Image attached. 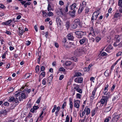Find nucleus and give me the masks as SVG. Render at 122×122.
I'll use <instances>...</instances> for the list:
<instances>
[{
    "label": "nucleus",
    "instance_id": "obj_47",
    "mask_svg": "<svg viewBox=\"0 0 122 122\" xmlns=\"http://www.w3.org/2000/svg\"><path fill=\"white\" fill-rule=\"evenodd\" d=\"M7 53V51H5V52L2 55V58L3 59H4L5 58V56H6V54Z\"/></svg>",
    "mask_w": 122,
    "mask_h": 122
},
{
    "label": "nucleus",
    "instance_id": "obj_42",
    "mask_svg": "<svg viewBox=\"0 0 122 122\" xmlns=\"http://www.w3.org/2000/svg\"><path fill=\"white\" fill-rule=\"evenodd\" d=\"M97 12H94L93 14V15H94L95 16V19H97V18L98 17V14H96Z\"/></svg>",
    "mask_w": 122,
    "mask_h": 122
},
{
    "label": "nucleus",
    "instance_id": "obj_45",
    "mask_svg": "<svg viewBox=\"0 0 122 122\" xmlns=\"http://www.w3.org/2000/svg\"><path fill=\"white\" fill-rule=\"evenodd\" d=\"M71 59L75 62H77L78 61L77 59L75 57H72Z\"/></svg>",
    "mask_w": 122,
    "mask_h": 122
},
{
    "label": "nucleus",
    "instance_id": "obj_58",
    "mask_svg": "<svg viewBox=\"0 0 122 122\" xmlns=\"http://www.w3.org/2000/svg\"><path fill=\"white\" fill-rule=\"evenodd\" d=\"M95 79V78L94 77H91L90 79V80L91 81H92L93 82H94V81H93V80H94Z\"/></svg>",
    "mask_w": 122,
    "mask_h": 122
},
{
    "label": "nucleus",
    "instance_id": "obj_50",
    "mask_svg": "<svg viewBox=\"0 0 122 122\" xmlns=\"http://www.w3.org/2000/svg\"><path fill=\"white\" fill-rule=\"evenodd\" d=\"M95 110H93V111H91V112L92 113V116L93 117L94 116L95 114Z\"/></svg>",
    "mask_w": 122,
    "mask_h": 122
},
{
    "label": "nucleus",
    "instance_id": "obj_5",
    "mask_svg": "<svg viewBox=\"0 0 122 122\" xmlns=\"http://www.w3.org/2000/svg\"><path fill=\"white\" fill-rule=\"evenodd\" d=\"M80 101L79 100H74V106L75 107L78 108H79L80 106Z\"/></svg>",
    "mask_w": 122,
    "mask_h": 122
},
{
    "label": "nucleus",
    "instance_id": "obj_34",
    "mask_svg": "<svg viewBox=\"0 0 122 122\" xmlns=\"http://www.w3.org/2000/svg\"><path fill=\"white\" fill-rule=\"evenodd\" d=\"M121 14L119 13H116L115 14V18H117L119 16H120Z\"/></svg>",
    "mask_w": 122,
    "mask_h": 122
},
{
    "label": "nucleus",
    "instance_id": "obj_64",
    "mask_svg": "<svg viewBox=\"0 0 122 122\" xmlns=\"http://www.w3.org/2000/svg\"><path fill=\"white\" fill-rule=\"evenodd\" d=\"M109 120L108 118H107L105 119L104 121V122H108Z\"/></svg>",
    "mask_w": 122,
    "mask_h": 122
},
{
    "label": "nucleus",
    "instance_id": "obj_23",
    "mask_svg": "<svg viewBox=\"0 0 122 122\" xmlns=\"http://www.w3.org/2000/svg\"><path fill=\"white\" fill-rule=\"evenodd\" d=\"M71 64V62L69 61H66L65 63L66 65L67 66H70Z\"/></svg>",
    "mask_w": 122,
    "mask_h": 122
},
{
    "label": "nucleus",
    "instance_id": "obj_32",
    "mask_svg": "<svg viewBox=\"0 0 122 122\" xmlns=\"http://www.w3.org/2000/svg\"><path fill=\"white\" fill-rule=\"evenodd\" d=\"M19 30V34L21 35H22L23 33V30H21L20 29V28L18 29Z\"/></svg>",
    "mask_w": 122,
    "mask_h": 122
},
{
    "label": "nucleus",
    "instance_id": "obj_4",
    "mask_svg": "<svg viewBox=\"0 0 122 122\" xmlns=\"http://www.w3.org/2000/svg\"><path fill=\"white\" fill-rule=\"evenodd\" d=\"M8 101L9 102H15L16 103L18 104L19 103L18 98H15L14 97H10L9 99L8 100Z\"/></svg>",
    "mask_w": 122,
    "mask_h": 122
},
{
    "label": "nucleus",
    "instance_id": "obj_49",
    "mask_svg": "<svg viewBox=\"0 0 122 122\" xmlns=\"http://www.w3.org/2000/svg\"><path fill=\"white\" fill-rule=\"evenodd\" d=\"M46 79L45 78L43 79L42 81V84L43 85H45L46 83Z\"/></svg>",
    "mask_w": 122,
    "mask_h": 122
},
{
    "label": "nucleus",
    "instance_id": "obj_38",
    "mask_svg": "<svg viewBox=\"0 0 122 122\" xmlns=\"http://www.w3.org/2000/svg\"><path fill=\"white\" fill-rule=\"evenodd\" d=\"M59 70L60 71H62L63 72L65 71H66V70L63 67H61L59 68Z\"/></svg>",
    "mask_w": 122,
    "mask_h": 122
},
{
    "label": "nucleus",
    "instance_id": "obj_7",
    "mask_svg": "<svg viewBox=\"0 0 122 122\" xmlns=\"http://www.w3.org/2000/svg\"><path fill=\"white\" fill-rule=\"evenodd\" d=\"M83 78L82 77H77L74 79V81L78 83H81L82 82Z\"/></svg>",
    "mask_w": 122,
    "mask_h": 122
},
{
    "label": "nucleus",
    "instance_id": "obj_3",
    "mask_svg": "<svg viewBox=\"0 0 122 122\" xmlns=\"http://www.w3.org/2000/svg\"><path fill=\"white\" fill-rule=\"evenodd\" d=\"M75 33L76 35V37L79 38H81L85 35L84 32L80 31H76Z\"/></svg>",
    "mask_w": 122,
    "mask_h": 122
},
{
    "label": "nucleus",
    "instance_id": "obj_52",
    "mask_svg": "<svg viewBox=\"0 0 122 122\" xmlns=\"http://www.w3.org/2000/svg\"><path fill=\"white\" fill-rule=\"evenodd\" d=\"M41 75H42L43 77H44L45 76V71H43L42 72L40 75V76Z\"/></svg>",
    "mask_w": 122,
    "mask_h": 122
},
{
    "label": "nucleus",
    "instance_id": "obj_15",
    "mask_svg": "<svg viewBox=\"0 0 122 122\" xmlns=\"http://www.w3.org/2000/svg\"><path fill=\"white\" fill-rule=\"evenodd\" d=\"M69 100L70 108L71 109V110H72L73 107V103L72 102V99L71 98H69Z\"/></svg>",
    "mask_w": 122,
    "mask_h": 122
},
{
    "label": "nucleus",
    "instance_id": "obj_30",
    "mask_svg": "<svg viewBox=\"0 0 122 122\" xmlns=\"http://www.w3.org/2000/svg\"><path fill=\"white\" fill-rule=\"evenodd\" d=\"M81 95L79 93H77L76 95V97L77 98L81 99Z\"/></svg>",
    "mask_w": 122,
    "mask_h": 122
},
{
    "label": "nucleus",
    "instance_id": "obj_55",
    "mask_svg": "<svg viewBox=\"0 0 122 122\" xmlns=\"http://www.w3.org/2000/svg\"><path fill=\"white\" fill-rule=\"evenodd\" d=\"M41 99V97H40L39 98H38L36 102V103L37 104H39L40 103V101Z\"/></svg>",
    "mask_w": 122,
    "mask_h": 122
},
{
    "label": "nucleus",
    "instance_id": "obj_56",
    "mask_svg": "<svg viewBox=\"0 0 122 122\" xmlns=\"http://www.w3.org/2000/svg\"><path fill=\"white\" fill-rule=\"evenodd\" d=\"M122 52H119L117 54L116 56L117 57L121 56L122 55Z\"/></svg>",
    "mask_w": 122,
    "mask_h": 122
},
{
    "label": "nucleus",
    "instance_id": "obj_10",
    "mask_svg": "<svg viewBox=\"0 0 122 122\" xmlns=\"http://www.w3.org/2000/svg\"><path fill=\"white\" fill-rule=\"evenodd\" d=\"M97 87H95L94 88V90L92 92L91 96V99L93 100L95 97V92L97 89Z\"/></svg>",
    "mask_w": 122,
    "mask_h": 122
},
{
    "label": "nucleus",
    "instance_id": "obj_20",
    "mask_svg": "<svg viewBox=\"0 0 122 122\" xmlns=\"http://www.w3.org/2000/svg\"><path fill=\"white\" fill-rule=\"evenodd\" d=\"M62 45L63 46L66 48H69L71 46L70 45H68V43L67 42L64 43H62Z\"/></svg>",
    "mask_w": 122,
    "mask_h": 122
},
{
    "label": "nucleus",
    "instance_id": "obj_13",
    "mask_svg": "<svg viewBox=\"0 0 122 122\" xmlns=\"http://www.w3.org/2000/svg\"><path fill=\"white\" fill-rule=\"evenodd\" d=\"M67 37L68 39L69 40L72 41L74 39L73 34L72 33L68 34Z\"/></svg>",
    "mask_w": 122,
    "mask_h": 122
},
{
    "label": "nucleus",
    "instance_id": "obj_57",
    "mask_svg": "<svg viewBox=\"0 0 122 122\" xmlns=\"http://www.w3.org/2000/svg\"><path fill=\"white\" fill-rule=\"evenodd\" d=\"M59 4L61 5H64V3L62 1H59Z\"/></svg>",
    "mask_w": 122,
    "mask_h": 122
},
{
    "label": "nucleus",
    "instance_id": "obj_48",
    "mask_svg": "<svg viewBox=\"0 0 122 122\" xmlns=\"http://www.w3.org/2000/svg\"><path fill=\"white\" fill-rule=\"evenodd\" d=\"M44 113V112L43 111H42L39 117H41V120H42V118L43 117V116H41Z\"/></svg>",
    "mask_w": 122,
    "mask_h": 122
},
{
    "label": "nucleus",
    "instance_id": "obj_12",
    "mask_svg": "<svg viewBox=\"0 0 122 122\" xmlns=\"http://www.w3.org/2000/svg\"><path fill=\"white\" fill-rule=\"evenodd\" d=\"M8 111H7L6 109H3L0 111V114L3 115L5 116L7 115Z\"/></svg>",
    "mask_w": 122,
    "mask_h": 122
},
{
    "label": "nucleus",
    "instance_id": "obj_62",
    "mask_svg": "<svg viewBox=\"0 0 122 122\" xmlns=\"http://www.w3.org/2000/svg\"><path fill=\"white\" fill-rule=\"evenodd\" d=\"M16 106V105H14V104H13L12 106H11L10 107V109H12L14 108V107H15Z\"/></svg>",
    "mask_w": 122,
    "mask_h": 122
},
{
    "label": "nucleus",
    "instance_id": "obj_8",
    "mask_svg": "<svg viewBox=\"0 0 122 122\" xmlns=\"http://www.w3.org/2000/svg\"><path fill=\"white\" fill-rule=\"evenodd\" d=\"M69 11V14L73 18L75 16V13L76 12V10H71Z\"/></svg>",
    "mask_w": 122,
    "mask_h": 122
},
{
    "label": "nucleus",
    "instance_id": "obj_1",
    "mask_svg": "<svg viewBox=\"0 0 122 122\" xmlns=\"http://www.w3.org/2000/svg\"><path fill=\"white\" fill-rule=\"evenodd\" d=\"M106 97L107 96H105L103 98L101 99L100 101L98 102L96 106H98L100 107H102L105 102L106 103L107 101V97Z\"/></svg>",
    "mask_w": 122,
    "mask_h": 122
},
{
    "label": "nucleus",
    "instance_id": "obj_63",
    "mask_svg": "<svg viewBox=\"0 0 122 122\" xmlns=\"http://www.w3.org/2000/svg\"><path fill=\"white\" fill-rule=\"evenodd\" d=\"M15 120V119H14L13 120L9 119L8 121V122H14Z\"/></svg>",
    "mask_w": 122,
    "mask_h": 122
},
{
    "label": "nucleus",
    "instance_id": "obj_25",
    "mask_svg": "<svg viewBox=\"0 0 122 122\" xmlns=\"http://www.w3.org/2000/svg\"><path fill=\"white\" fill-rule=\"evenodd\" d=\"M49 4L48 5V6L47 8V10L48 11H51V6L50 4H49V3H48Z\"/></svg>",
    "mask_w": 122,
    "mask_h": 122
},
{
    "label": "nucleus",
    "instance_id": "obj_22",
    "mask_svg": "<svg viewBox=\"0 0 122 122\" xmlns=\"http://www.w3.org/2000/svg\"><path fill=\"white\" fill-rule=\"evenodd\" d=\"M118 5L122 9V0H119L118 2Z\"/></svg>",
    "mask_w": 122,
    "mask_h": 122
},
{
    "label": "nucleus",
    "instance_id": "obj_19",
    "mask_svg": "<svg viewBox=\"0 0 122 122\" xmlns=\"http://www.w3.org/2000/svg\"><path fill=\"white\" fill-rule=\"evenodd\" d=\"M76 3H74L71 5L70 6L71 7V10H77V8H76Z\"/></svg>",
    "mask_w": 122,
    "mask_h": 122
},
{
    "label": "nucleus",
    "instance_id": "obj_40",
    "mask_svg": "<svg viewBox=\"0 0 122 122\" xmlns=\"http://www.w3.org/2000/svg\"><path fill=\"white\" fill-rule=\"evenodd\" d=\"M70 118L68 115H67L66 118V120L65 122H69Z\"/></svg>",
    "mask_w": 122,
    "mask_h": 122
},
{
    "label": "nucleus",
    "instance_id": "obj_43",
    "mask_svg": "<svg viewBox=\"0 0 122 122\" xmlns=\"http://www.w3.org/2000/svg\"><path fill=\"white\" fill-rule=\"evenodd\" d=\"M3 104L5 106H8L10 105V103L7 102H6L3 103Z\"/></svg>",
    "mask_w": 122,
    "mask_h": 122
},
{
    "label": "nucleus",
    "instance_id": "obj_54",
    "mask_svg": "<svg viewBox=\"0 0 122 122\" xmlns=\"http://www.w3.org/2000/svg\"><path fill=\"white\" fill-rule=\"evenodd\" d=\"M64 76L63 75H61L60 76L59 80H61L64 78Z\"/></svg>",
    "mask_w": 122,
    "mask_h": 122
},
{
    "label": "nucleus",
    "instance_id": "obj_2",
    "mask_svg": "<svg viewBox=\"0 0 122 122\" xmlns=\"http://www.w3.org/2000/svg\"><path fill=\"white\" fill-rule=\"evenodd\" d=\"M84 52L83 47L78 48L75 51L74 54L76 56H79L81 54L82 52Z\"/></svg>",
    "mask_w": 122,
    "mask_h": 122
},
{
    "label": "nucleus",
    "instance_id": "obj_21",
    "mask_svg": "<svg viewBox=\"0 0 122 122\" xmlns=\"http://www.w3.org/2000/svg\"><path fill=\"white\" fill-rule=\"evenodd\" d=\"M70 25V22L69 21H67L66 22V26L67 29H68L69 28V26Z\"/></svg>",
    "mask_w": 122,
    "mask_h": 122
},
{
    "label": "nucleus",
    "instance_id": "obj_35",
    "mask_svg": "<svg viewBox=\"0 0 122 122\" xmlns=\"http://www.w3.org/2000/svg\"><path fill=\"white\" fill-rule=\"evenodd\" d=\"M75 86L74 87V89H75L76 91H77L78 89V88H79V86L78 85L75 84Z\"/></svg>",
    "mask_w": 122,
    "mask_h": 122
},
{
    "label": "nucleus",
    "instance_id": "obj_16",
    "mask_svg": "<svg viewBox=\"0 0 122 122\" xmlns=\"http://www.w3.org/2000/svg\"><path fill=\"white\" fill-rule=\"evenodd\" d=\"M84 111L86 112V115H88L90 113V110L89 108L86 106L84 109Z\"/></svg>",
    "mask_w": 122,
    "mask_h": 122
},
{
    "label": "nucleus",
    "instance_id": "obj_41",
    "mask_svg": "<svg viewBox=\"0 0 122 122\" xmlns=\"http://www.w3.org/2000/svg\"><path fill=\"white\" fill-rule=\"evenodd\" d=\"M31 73H27L25 75V76L26 78H28L31 76Z\"/></svg>",
    "mask_w": 122,
    "mask_h": 122
},
{
    "label": "nucleus",
    "instance_id": "obj_46",
    "mask_svg": "<svg viewBox=\"0 0 122 122\" xmlns=\"http://www.w3.org/2000/svg\"><path fill=\"white\" fill-rule=\"evenodd\" d=\"M101 38L99 37H96V40L97 42H98L99 41L101 40Z\"/></svg>",
    "mask_w": 122,
    "mask_h": 122
},
{
    "label": "nucleus",
    "instance_id": "obj_26",
    "mask_svg": "<svg viewBox=\"0 0 122 122\" xmlns=\"http://www.w3.org/2000/svg\"><path fill=\"white\" fill-rule=\"evenodd\" d=\"M109 72L107 70L105 71L104 73V75L106 77L108 76L109 74Z\"/></svg>",
    "mask_w": 122,
    "mask_h": 122
},
{
    "label": "nucleus",
    "instance_id": "obj_37",
    "mask_svg": "<svg viewBox=\"0 0 122 122\" xmlns=\"http://www.w3.org/2000/svg\"><path fill=\"white\" fill-rule=\"evenodd\" d=\"M49 12L47 14V15L48 16H52L53 15V13L51 11H49Z\"/></svg>",
    "mask_w": 122,
    "mask_h": 122
},
{
    "label": "nucleus",
    "instance_id": "obj_51",
    "mask_svg": "<svg viewBox=\"0 0 122 122\" xmlns=\"http://www.w3.org/2000/svg\"><path fill=\"white\" fill-rule=\"evenodd\" d=\"M66 102H64L63 104L62 105V108L63 109L64 108V107L66 106Z\"/></svg>",
    "mask_w": 122,
    "mask_h": 122
},
{
    "label": "nucleus",
    "instance_id": "obj_53",
    "mask_svg": "<svg viewBox=\"0 0 122 122\" xmlns=\"http://www.w3.org/2000/svg\"><path fill=\"white\" fill-rule=\"evenodd\" d=\"M76 91L80 93H82V90L80 88L78 89V90Z\"/></svg>",
    "mask_w": 122,
    "mask_h": 122
},
{
    "label": "nucleus",
    "instance_id": "obj_60",
    "mask_svg": "<svg viewBox=\"0 0 122 122\" xmlns=\"http://www.w3.org/2000/svg\"><path fill=\"white\" fill-rule=\"evenodd\" d=\"M107 55V54L104 52H103L101 54V56H106V55Z\"/></svg>",
    "mask_w": 122,
    "mask_h": 122
},
{
    "label": "nucleus",
    "instance_id": "obj_31",
    "mask_svg": "<svg viewBox=\"0 0 122 122\" xmlns=\"http://www.w3.org/2000/svg\"><path fill=\"white\" fill-rule=\"evenodd\" d=\"M120 117V114L118 115H117L115 116V119H116V121L117 122L118 120V119Z\"/></svg>",
    "mask_w": 122,
    "mask_h": 122
},
{
    "label": "nucleus",
    "instance_id": "obj_11",
    "mask_svg": "<svg viewBox=\"0 0 122 122\" xmlns=\"http://www.w3.org/2000/svg\"><path fill=\"white\" fill-rule=\"evenodd\" d=\"M74 22L76 24V25H78L80 26H82L81 23L80 22V20L79 19H76L74 20Z\"/></svg>",
    "mask_w": 122,
    "mask_h": 122
},
{
    "label": "nucleus",
    "instance_id": "obj_24",
    "mask_svg": "<svg viewBox=\"0 0 122 122\" xmlns=\"http://www.w3.org/2000/svg\"><path fill=\"white\" fill-rule=\"evenodd\" d=\"M84 8L82 6H81L80 7L78 11V13H81L83 10Z\"/></svg>",
    "mask_w": 122,
    "mask_h": 122
},
{
    "label": "nucleus",
    "instance_id": "obj_29",
    "mask_svg": "<svg viewBox=\"0 0 122 122\" xmlns=\"http://www.w3.org/2000/svg\"><path fill=\"white\" fill-rule=\"evenodd\" d=\"M12 20H8L7 21L5 22V25H8L10 24Z\"/></svg>",
    "mask_w": 122,
    "mask_h": 122
},
{
    "label": "nucleus",
    "instance_id": "obj_27",
    "mask_svg": "<svg viewBox=\"0 0 122 122\" xmlns=\"http://www.w3.org/2000/svg\"><path fill=\"white\" fill-rule=\"evenodd\" d=\"M82 75V74L80 72H76L75 73V76H81Z\"/></svg>",
    "mask_w": 122,
    "mask_h": 122
},
{
    "label": "nucleus",
    "instance_id": "obj_14",
    "mask_svg": "<svg viewBox=\"0 0 122 122\" xmlns=\"http://www.w3.org/2000/svg\"><path fill=\"white\" fill-rule=\"evenodd\" d=\"M39 108V107L37 106H34L33 108L30 109V111L33 113H34L36 110H37Z\"/></svg>",
    "mask_w": 122,
    "mask_h": 122
},
{
    "label": "nucleus",
    "instance_id": "obj_9",
    "mask_svg": "<svg viewBox=\"0 0 122 122\" xmlns=\"http://www.w3.org/2000/svg\"><path fill=\"white\" fill-rule=\"evenodd\" d=\"M121 40V36L119 35H116L115 36V41L116 43H119Z\"/></svg>",
    "mask_w": 122,
    "mask_h": 122
},
{
    "label": "nucleus",
    "instance_id": "obj_33",
    "mask_svg": "<svg viewBox=\"0 0 122 122\" xmlns=\"http://www.w3.org/2000/svg\"><path fill=\"white\" fill-rule=\"evenodd\" d=\"M14 90V88L12 87H11L8 90V92L9 93L12 92Z\"/></svg>",
    "mask_w": 122,
    "mask_h": 122
},
{
    "label": "nucleus",
    "instance_id": "obj_44",
    "mask_svg": "<svg viewBox=\"0 0 122 122\" xmlns=\"http://www.w3.org/2000/svg\"><path fill=\"white\" fill-rule=\"evenodd\" d=\"M39 66L38 65H37L36 67L35 68V70L36 72H38L39 70Z\"/></svg>",
    "mask_w": 122,
    "mask_h": 122
},
{
    "label": "nucleus",
    "instance_id": "obj_17",
    "mask_svg": "<svg viewBox=\"0 0 122 122\" xmlns=\"http://www.w3.org/2000/svg\"><path fill=\"white\" fill-rule=\"evenodd\" d=\"M56 21L58 25H60L61 22L59 17H57L56 18Z\"/></svg>",
    "mask_w": 122,
    "mask_h": 122
},
{
    "label": "nucleus",
    "instance_id": "obj_36",
    "mask_svg": "<svg viewBox=\"0 0 122 122\" xmlns=\"http://www.w3.org/2000/svg\"><path fill=\"white\" fill-rule=\"evenodd\" d=\"M21 97L22 98L25 99L26 98V96L25 93H21Z\"/></svg>",
    "mask_w": 122,
    "mask_h": 122
},
{
    "label": "nucleus",
    "instance_id": "obj_61",
    "mask_svg": "<svg viewBox=\"0 0 122 122\" xmlns=\"http://www.w3.org/2000/svg\"><path fill=\"white\" fill-rule=\"evenodd\" d=\"M67 40L65 38H64L63 40L62 43H64L66 42Z\"/></svg>",
    "mask_w": 122,
    "mask_h": 122
},
{
    "label": "nucleus",
    "instance_id": "obj_6",
    "mask_svg": "<svg viewBox=\"0 0 122 122\" xmlns=\"http://www.w3.org/2000/svg\"><path fill=\"white\" fill-rule=\"evenodd\" d=\"M88 40L85 37L83 38L80 39L79 41V42L80 45H82L85 43L86 41H87Z\"/></svg>",
    "mask_w": 122,
    "mask_h": 122
},
{
    "label": "nucleus",
    "instance_id": "obj_59",
    "mask_svg": "<svg viewBox=\"0 0 122 122\" xmlns=\"http://www.w3.org/2000/svg\"><path fill=\"white\" fill-rule=\"evenodd\" d=\"M69 5V4H68L67 5L66 7L65 11V12H67L68 11V8Z\"/></svg>",
    "mask_w": 122,
    "mask_h": 122
},
{
    "label": "nucleus",
    "instance_id": "obj_28",
    "mask_svg": "<svg viewBox=\"0 0 122 122\" xmlns=\"http://www.w3.org/2000/svg\"><path fill=\"white\" fill-rule=\"evenodd\" d=\"M53 78V75L52 74H51V75L49 77L48 79V80H49L50 81H52Z\"/></svg>",
    "mask_w": 122,
    "mask_h": 122
},
{
    "label": "nucleus",
    "instance_id": "obj_39",
    "mask_svg": "<svg viewBox=\"0 0 122 122\" xmlns=\"http://www.w3.org/2000/svg\"><path fill=\"white\" fill-rule=\"evenodd\" d=\"M97 19H95V16L94 15H92V18H91V21L92 22V23L93 24V21L94 20H96Z\"/></svg>",
    "mask_w": 122,
    "mask_h": 122
},
{
    "label": "nucleus",
    "instance_id": "obj_18",
    "mask_svg": "<svg viewBox=\"0 0 122 122\" xmlns=\"http://www.w3.org/2000/svg\"><path fill=\"white\" fill-rule=\"evenodd\" d=\"M113 48V47L111 44H110L105 49V51L107 52H109Z\"/></svg>",
    "mask_w": 122,
    "mask_h": 122
}]
</instances>
